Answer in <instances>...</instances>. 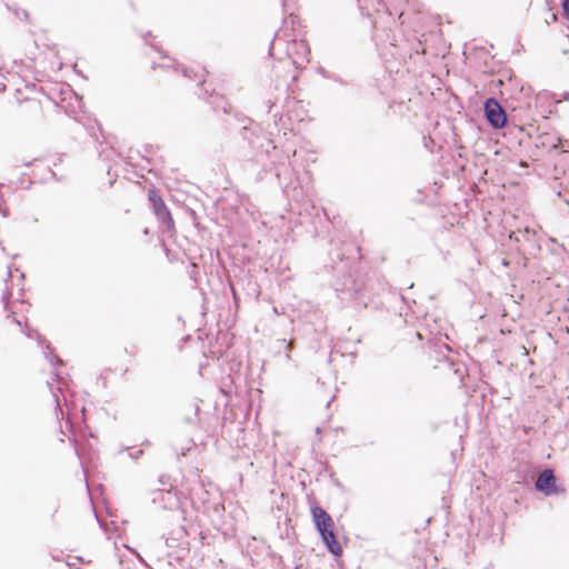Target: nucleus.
Listing matches in <instances>:
<instances>
[{"instance_id":"obj_1","label":"nucleus","mask_w":569,"mask_h":569,"mask_svg":"<svg viewBox=\"0 0 569 569\" xmlns=\"http://www.w3.org/2000/svg\"><path fill=\"white\" fill-rule=\"evenodd\" d=\"M149 201L151 202L152 210L161 224L162 232L174 233L176 224L172 214L166 206L163 199L156 190H150L148 193Z\"/></svg>"},{"instance_id":"obj_2","label":"nucleus","mask_w":569,"mask_h":569,"mask_svg":"<svg viewBox=\"0 0 569 569\" xmlns=\"http://www.w3.org/2000/svg\"><path fill=\"white\" fill-rule=\"evenodd\" d=\"M485 112L487 120L497 129L503 128L507 122L505 110L497 100L490 98L485 103Z\"/></svg>"},{"instance_id":"obj_3","label":"nucleus","mask_w":569,"mask_h":569,"mask_svg":"<svg viewBox=\"0 0 569 569\" xmlns=\"http://www.w3.org/2000/svg\"><path fill=\"white\" fill-rule=\"evenodd\" d=\"M536 488L546 496L559 495L565 491L557 486L556 477L551 469H546L539 475L536 481Z\"/></svg>"},{"instance_id":"obj_4","label":"nucleus","mask_w":569,"mask_h":569,"mask_svg":"<svg viewBox=\"0 0 569 569\" xmlns=\"http://www.w3.org/2000/svg\"><path fill=\"white\" fill-rule=\"evenodd\" d=\"M312 520L319 533L326 530L335 529L332 517L320 506L313 505L310 508Z\"/></svg>"},{"instance_id":"obj_5","label":"nucleus","mask_w":569,"mask_h":569,"mask_svg":"<svg viewBox=\"0 0 569 569\" xmlns=\"http://www.w3.org/2000/svg\"><path fill=\"white\" fill-rule=\"evenodd\" d=\"M2 331L7 338L29 337L27 326L22 325V322L18 320L13 315L7 316L2 326Z\"/></svg>"},{"instance_id":"obj_6","label":"nucleus","mask_w":569,"mask_h":569,"mask_svg":"<svg viewBox=\"0 0 569 569\" xmlns=\"http://www.w3.org/2000/svg\"><path fill=\"white\" fill-rule=\"evenodd\" d=\"M320 536L329 549V551L335 556H340L342 553V547L340 542L337 539V536L335 533V529L326 530L323 532H320Z\"/></svg>"},{"instance_id":"obj_7","label":"nucleus","mask_w":569,"mask_h":569,"mask_svg":"<svg viewBox=\"0 0 569 569\" xmlns=\"http://www.w3.org/2000/svg\"><path fill=\"white\" fill-rule=\"evenodd\" d=\"M561 7L563 18L569 21V0H562Z\"/></svg>"},{"instance_id":"obj_8","label":"nucleus","mask_w":569,"mask_h":569,"mask_svg":"<svg viewBox=\"0 0 569 569\" xmlns=\"http://www.w3.org/2000/svg\"><path fill=\"white\" fill-rule=\"evenodd\" d=\"M181 72L183 73V76H186V77H190V74H189V70H188L187 68H182V69H181Z\"/></svg>"}]
</instances>
